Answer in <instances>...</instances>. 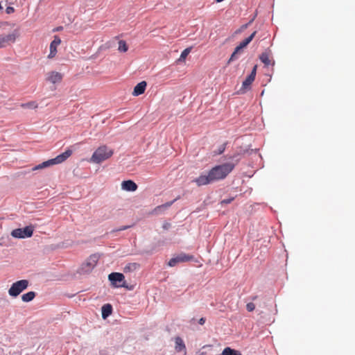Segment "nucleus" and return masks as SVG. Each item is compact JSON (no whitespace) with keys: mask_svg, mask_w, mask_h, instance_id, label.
I'll use <instances>...</instances> for the list:
<instances>
[{"mask_svg":"<svg viewBox=\"0 0 355 355\" xmlns=\"http://www.w3.org/2000/svg\"><path fill=\"white\" fill-rule=\"evenodd\" d=\"M235 164L225 163L213 167L207 175H201L194 182L198 186L209 184L225 178L234 169Z\"/></svg>","mask_w":355,"mask_h":355,"instance_id":"obj_1","label":"nucleus"},{"mask_svg":"<svg viewBox=\"0 0 355 355\" xmlns=\"http://www.w3.org/2000/svg\"><path fill=\"white\" fill-rule=\"evenodd\" d=\"M113 155V150L107 146L98 147L93 153L90 162L95 164H100L109 159Z\"/></svg>","mask_w":355,"mask_h":355,"instance_id":"obj_2","label":"nucleus"},{"mask_svg":"<svg viewBox=\"0 0 355 355\" xmlns=\"http://www.w3.org/2000/svg\"><path fill=\"white\" fill-rule=\"evenodd\" d=\"M29 282L26 279H21L14 282L8 290V294L12 297H17L28 286Z\"/></svg>","mask_w":355,"mask_h":355,"instance_id":"obj_3","label":"nucleus"},{"mask_svg":"<svg viewBox=\"0 0 355 355\" xmlns=\"http://www.w3.org/2000/svg\"><path fill=\"white\" fill-rule=\"evenodd\" d=\"M99 257L97 254H92L91 255L87 260L83 263L79 270L78 272L81 275L88 274L90 272L92 271V270L96 266L98 261Z\"/></svg>","mask_w":355,"mask_h":355,"instance_id":"obj_4","label":"nucleus"},{"mask_svg":"<svg viewBox=\"0 0 355 355\" xmlns=\"http://www.w3.org/2000/svg\"><path fill=\"white\" fill-rule=\"evenodd\" d=\"M125 277L123 274L121 272H111L108 275V279L111 282V284L113 287L115 288H126L128 289H131L128 287V286L126 284L125 282L124 281Z\"/></svg>","mask_w":355,"mask_h":355,"instance_id":"obj_5","label":"nucleus"},{"mask_svg":"<svg viewBox=\"0 0 355 355\" xmlns=\"http://www.w3.org/2000/svg\"><path fill=\"white\" fill-rule=\"evenodd\" d=\"M19 36V28H15L8 35H0V48H5L8 45L15 43Z\"/></svg>","mask_w":355,"mask_h":355,"instance_id":"obj_6","label":"nucleus"},{"mask_svg":"<svg viewBox=\"0 0 355 355\" xmlns=\"http://www.w3.org/2000/svg\"><path fill=\"white\" fill-rule=\"evenodd\" d=\"M34 228L33 226H26L24 228H17L13 230L10 234L14 238L25 239L31 237L33 234Z\"/></svg>","mask_w":355,"mask_h":355,"instance_id":"obj_7","label":"nucleus"},{"mask_svg":"<svg viewBox=\"0 0 355 355\" xmlns=\"http://www.w3.org/2000/svg\"><path fill=\"white\" fill-rule=\"evenodd\" d=\"M193 259V256L187 254L185 253H180L178 254L177 256L171 258L168 265L170 267H174L178 263H183V262H187L191 261Z\"/></svg>","mask_w":355,"mask_h":355,"instance_id":"obj_8","label":"nucleus"},{"mask_svg":"<svg viewBox=\"0 0 355 355\" xmlns=\"http://www.w3.org/2000/svg\"><path fill=\"white\" fill-rule=\"evenodd\" d=\"M61 43V40L58 35L53 37V40L50 44V53L48 55L49 58L55 57L57 53V46Z\"/></svg>","mask_w":355,"mask_h":355,"instance_id":"obj_9","label":"nucleus"},{"mask_svg":"<svg viewBox=\"0 0 355 355\" xmlns=\"http://www.w3.org/2000/svg\"><path fill=\"white\" fill-rule=\"evenodd\" d=\"M137 187V184L131 180H124L121 183V189L126 191H135Z\"/></svg>","mask_w":355,"mask_h":355,"instance_id":"obj_10","label":"nucleus"},{"mask_svg":"<svg viewBox=\"0 0 355 355\" xmlns=\"http://www.w3.org/2000/svg\"><path fill=\"white\" fill-rule=\"evenodd\" d=\"M72 154V150L71 149L66 150L64 153L60 154L56 156L55 158H53L55 162V164H61L67 159Z\"/></svg>","mask_w":355,"mask_h":355,"instance_id":"obj_11","label":"nucleus"},{"mask_svg":"<svg viewBox=\"0 0 355 355\" xmlns=\"http://www.w3.org/2000/svg\"><path fill=\"white\" fill-rule=\"evenodd\" d=\"M254 79L255 78H253L252 76H250L248 75V77L243 82L242 87L239 90L238 93L240 94H245L246 89H248L250 87L251 84L254 80Z\"/></svg>","mask_w":355,"mask_h":355,"instance_id":"obj_12","label":"nucleus"},{"mask_svg":"<svg viewBox=\"0 0 355 355\" xmlns=\"http://www.w3.org/2000/svg\"><path fill=\"white\" fill-rule=\"evenodd\" d=\"M146 85L147 84L146 81H141L137 84L134 88L132 95L135 96H138L144 94L146 90Z\"/></svg>","mask_w":355,"mask_h":355,"instance_id":"obj_13","label":"nucleus"},{"mask_svg":"<svg viewBox=\"0 0 355 355\" xmlns=\"http://www.w3.org/2000/svg\"><path fill=\"white\" fill-rule=\"evenodd\" d=\"M62 78V76L60 73L52 71L51 73H49V75L47 78V80L49 82L55 84V83L60 82Z\"/></svg>","mask_w":355,"mask_h":355,"instance_id":"obj_14","label":"nucleus"},{"mask_svg":"<svg viewBox=\"0 0 355 355\" xmlns=\"http://www.w3.org/2000/svg\"><path fill=\"white\" fill-rule=\"evenodd\" d=\"M112 313V306L110 304H105L101 308V315L103 319H106Z\"/></svg>","mask_w":355,"mask_h":355,"instance_id":"obj_15","label":"nucleus"},{"mask_svg":"<svg viewBox=\"0 0 355 355\" xmlns=\"http://www.w3.org/2000/svg\"><path fill=\"white\" fill-rule=\"evenodd\" d=\"M139 268V264L137 263H128L123 268V272H131L135 271L137 269Z\"/></svg>","mask_w":355,"mask_h":355,"instance_id":"obj_16","label":"nucleus"},{"mask_svg":"<svg viewBox=\"0 0 355 355\" xmlns=\"http://www.w3.org/2000/svg\"><path fill=\"white\" fill-rule=\"evenodd\" d=\"M175 343L176 351L181 352V351L185 349V348H186L185 345L184 343L183 340L181 338H180V337L175 338Z\"/></svg>","mask_w":355,"mask_h":355,"instance_id":"obj_17","label":"nucleus"},{"mask_svg":"<svg viewBox=\"0 0 355 355\" xmlns=\"http://www.w3.org/2000/svg\"><path fill=\"white\" fill-rule=\"evenodd\" d=\"M36 295L34 291H29L21 296V300L24 302H29L32 301Z\"/></svg>","mask_w":355,"mask_h":355,"instance_id":"obj_18","label":"nucleus"},{"mask_svg":"<svg viewBox=\"0 0 355 355\" xmlns=\"http://www.w3.org/2000/svg\"><path fill=\"white\" fill-rule=\"evenodd\" d=\"M257 33V31H254L249 37H248L247 38H245L243 41H242L240 44H239V46L241 47V49H243V48H245V46H247L248 45V44L250 43V42L253 40V38L254 37L255 35Z\"/></svg>","mask_w":355,"mask_h":355,"instance_id":"obj_19","label":"nucleus"},{"mask_svg":"<svg viewBox=\"0 0 355 355\" xmlns=\"http://www.w3.org/2000/svg\"><path fill=\"white\" fill-rule=\"evenodd\" d=\"M221 355H242V354L240 352L227 347L223 349Z\"/></svg>","mask_w":355,"mask_h":355,"instance_id":"obj_20","label":"nucleus"},{"mask_svg":"<svg viewBox=\"0 0 355 355\" xmlns=\"http://www.w3.org/2000/svg\"><path fill=\"white\" fill-rule=\"evenodd\" d=\"M259 59L266 66H269L271 64L269 55L266 52L262 53L259 56Z\"/></svg>","mask_w":355,"mask_h":355,"instance_id":"obj_21","label":"nucleus"},{"mask_svg":"<svg viewBox=\"0 0 355 355\" xmlns=\"http://www.w3.org/2000/svg\"><path fill=\"white\" fill-rule=\"evenodd\" d=\"M241 50H242L241 47L239 45H238L235 48V49H234V52L232 53V54L231 55V57H230V58L229 60V62L237 60L239 58L238 54L241 51Z\"/></svg>","mask_w":355,"mask_h":355,"instance_id":"obj_22","label":"nucleus"},{"mask_svg":"<svg viewBox=\"0 0 355 355\" xmlns=\"http://www.w3.org/2000/svg\"><path fill=\"white\" fill-rule=\"evenodd\" d=\"M191 48H187L184 50H183L180 54V58H178V62H183L189 55V53L191 52Z\"/></svg>","mask_w":355,"mask_h":355,"instance_id":"obj_23","label":"nucleus"},{"mask_svg":"<svg viewBox=\"0 0 355 355\" xmlns=\"http://www.w3.org/2000/svg\"><path fill=\"white\" fill-rule=\"evenodd\" d=\"M128 48L126 44V42L124 40H120L119 42V47L118 50L120 52H126L128 51Z\"/></svg>","mask_w":355,"mask_h":355,"instance_id":"obj_24","label":"nucleus"},{"mask_svg":"<svg viewBox=\"0 0 355 355\" xmlns=\"http://www.w3.org/2000/svg\"><path fill=\"white\" fill-rule=\"evenodd\" d=\"M21 106L24 108L35 109L37 107V104L35 101H31L26 103H22Z\"/></svg>","mask_w":355,"mask_h":355,"instance_id":"obj_25","label":"nucleus"},{"mask_svg":"<svg viewBox=\"0 0 355 355\" xmlns=\"http://www.w3.org/2000/svg\"><path fill=\"white\" fill-rule=\"evenodd\" d=\"M177 199H175L172 201H170V202H167L166 203H165L164 205H162L161 206H158L155 208V211H157V210H160L162 209H164V208H168L169 207H171L173 202L176 200Z\"/></svg>","mask_w":355,"mask_h":355,"instance_id":"obj_26","label":"nucleus"},{"mask_svg":"<svg viewBox=\"0 0 355 355\" xmlns=\"http://www.w3.org/2000/svg\"><path fill=\"white\" fill-rule=\"evenodd\" d=\"M226 143H224L221 145H220L217 149L216 151H214L215 155H220L222 154L225 150Z\"/></svg>","mask_w":355,"mask_h":355,"instance_id":"obj_27","label":"nucleus"},{"mask_svg":"<svg viewBox=\"0 0 355 355\" xmlns=\"http://www.w3.org/2000/svg\"><path fill=\"white\" fill-rule=\"evenodd\" d=\"M41 164L42 165L43 168H44L49 167L50 166L55 165V162L53 161V159H50L47 161L43 162Z\"/></svg>","mask_w":355,"mask_h":355,"instance_id":"obj_28","label":"nucleus"},{"mask_svg":"<svg viewBox=\"0 0 355 355\" xmlns=\"http://www.w3.org/2000/svg\"><path fill=\"white\" fill-rule=\"evenodd\" d=\"M246 309L248 311L251 312L254 310L255 306L252 302H249L246 305Z\"/></svg>","mask_w":355,"mask_h":355,"instance_id":"obj_29","label":"nucleus"},{"mask_svg":"<svg viewBox=\"0 0 355 355\" xmlns=\"http://www.w3.org/2000/svg\"><path fill=\"white\" fill-rule=\"evenodd\" d=\"M234 198H226V199H224L221 202H220V204L223 205H227V204H230L231 203L233 200H234Z\"/></svg>","mask_w":355,"mask_h":355,"instance_id":"obj_30","label":"nucleus"},{"mask_svg":"<svg viewBox=\"0 0 355 355\" xmlns=\"http://www.w3.org/2000/svg\"><path fill=\"white\" fill-rule=\"evenodd\" d=\"M130 227H131L130 225H123L118 229L113 230L112 232H120V231L125 230L129 229Z\"/></svg>","mask_w":355,"mask_h":355,"instance_id":"obj_31","label":"nucleus"},{"mask_svg":"<svg viewBox=\"0 0 355 355\" xmlns=\"http://www.w3.org/2000/svg\"><path fill=\"white\" fill-rule=\"evenodd\" d=\"M257 65L254 66V67H253V69H252V71H251V73H250V74L249 76H252V77L255 78L256 73H257Z\"/></svg>","mask_w":355,"mask_h":355,"instance_id":"obj_32","label":"nucleus"},{"mask_svg":"<svg viewBox=\"0 0 355 355\" xmlns=\"http://www.w3.org/2000/svg\"><path fill=\"white\" fill-rule=\"evenodd\" d=\"M15 11V9L13 7H11V6H8L6 9V12L7 14H11L12 12H14Z\"/></svg>","mask_w":355,"mask_h":355,"instance_id":"obj_33","label":"nucleus"},{"mask_svg":"<svg viewBox=\"0 0 355 355\" xmlns=\"http://www.w3.org/2000/svg\"><path fill=\"white\" fill-rule=\"evenodd\" d=\"M171 227V224L169 223H167V222L164 223L162 225L163 229L166 230L170 229Z\"/></svg>","mask_w":355,"mask_h":355,"instance_id":"obj_34","label":"nucleus"},{"mask_svg":"<svg viewBox=\"0 0 355 355\" xmlns=\"http://www.w3.org/2000/svg\"><path fill=\"white\" fill-rule=\"evenodd\" d=\"M62 30H63V26H58V27L55 28L53 30V32H59V31H62Z\"/></svg>","mask_w":355,"mask_h":355,"instance_id":"obj_35","label":"nucleus"},{"mask_svg":"<svg viewBox=\"0 0 355 355\" xmlns=\"http://www.w3.org/2000/svg\"><path fill=\"white\" fill-rule=\"evenodd\" d=\"M42 168H43V167H42V164H40L35 166L34 168H33V170L35 171V170L42 169Z\"/></svg>","mask_w":355,"mask_h":355,"instance_id":"obj_36","label":"nucleus"},{"mask_svg":"<svg viewBox=\"0 0 355 355\" xmlns=\"http://www.w3.org/2000/svg\"><path fill=\"white\" fill-rule=\"evenodd\" d=\"M205 318H201L199 320H198V323L201 325L204 324L205 322Z\"/></svg>","mask_w":355,"mask_h":355,"instance_id":"obj_37","label":"nucleus"},{"mask_svg":"<svg viewBox=\"0 0 355 355\" xmlns=\"http://www.w3.org/2000/svg\"><path fill=\"white\" fill-rule=\"evenodd\" d=\"M99 354L100 355H107L103 351H100Z\"/></svg>","mask_w":355,"mask_h":355,"instance_id":"obj_38","label":"nucleus"},{"mask_svg":"<svg viewBox=\"0 0 355 355\" xmlns=\"http://www.w3.org/2000/svg\"><path fill=\"white\" fill-rule=\"evenodd\" d=\"M248 24H247L243 25V28H247V27H248Z\"/></svg>","mask_w":355,"mask_h":355,"instance_id":"obj_39","label":"nucleus"},{"mask_svg":"<svg viewBox=\"0 0 355 355\" xmlns=\"http://www.w3.org/2000/svg\"><path fill=\"white\" fill-rule=\"evenodd\" d=\"M224 1V0H216V2H218V3L222 2V1Z\"/></svg>","mask_w":355,"mask_h":355,"instance_id":"obj_40","label":"nucleus"}]
</instances>
